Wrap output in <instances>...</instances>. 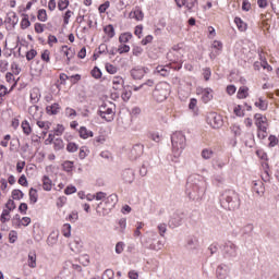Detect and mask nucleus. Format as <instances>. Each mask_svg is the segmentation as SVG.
I'll use <instances>...</instances> for the list:
<instances>
[{
	"mask_svg": "<svg viewBox=\"0 0 279 279\" xmlns=\"http://www.w3.org/2000/svg\"><path fill=\"white\" fill-rule=\"evenodd\" d=\"M5 208L8 210H10L12 213V210H16V203L14 202L13 198H10L7 203H5Z\"/></svg>",
	"mask_w": 279,
	"mask_h": 279,
	"instance_id": "864d4df0",
	"label": "nucleus"
},
{
	"mask_svg": "<svg viewBox=\"0 0 279 279\" xmlns=\"http://www.w3.org/2000/svg\"><path fill=\"white\" fill-rule=\"evenodd\" d=\"M10 209H3L2 214L0 216V221L1 223H5L8 221H10Z\"/></svg>",
	"mask_w": 279,
	"mask_h": 279,
	"instance_id": "37998d69",
	"label": "nucleus"
},
{
	"mask_svg": "<svg viewBox=\"0 0 279 279\" xmlns=\"http://www.w3.org/2000/svg\"><path fill=\"white\" fill-rule=\"evenodd\" d=\"M98 117L102 118L107 123H111V121H114V111L112 108L108 107V105L102 104L98 111H97Z\"/></svg>",
	"mask_w": 279,
	"mask_h": 279,
	"instance_id": "423d86ee",
	"label": "nucleus"
},
{
	"mask_svg": "<svg viewBox=\"0 0 279 279\" xmlns=\"http://www.w3.org/2000/svg\"><path fill=\"white\" fill-rule=\"evenodd\" d=\"M213 99V88L207 87L202 90V101L203 104H208Z\"/></svg>",
	"mask_w": 279,
	"mask_h": 279,
	"instance_id": "2eb2a0df",
	"label": "nucleus"
},
{
	"mask_svg": "<svg viewBox=\"0 0 279 279\" xmlns=\"http://www.w3.org/2000/svg\"><path fill=\"white\" fill-rule=\"evenodd\" d=\"M105 34H107L108 38H114L116 33H114V26L112 24H108L107 26L104 27Z\"/></svg>",
	"mask_w": 279,
	"mask_h": 279,
	"instance_id": "72a5a7b5",
	"label": "nucleus"
},
{
	"mask_svg": "<svg viewBox=\"0 0 279 279\" xmlns=\"http://www.w3.org/2000/svg\"><path fill=\"white\" fill-rule=\"evenodd\" d=\"M28 267H36V253H29L28 254Z\"/></svg>",
	"mask_w": 279,
	"mask_h": 279,
	"instance_id": "8fccbe9b",
	"label": "nucleus"
},
{
	"mask_svg": "<svg viewBox=\"0 0 279 279\" xmlns=\"http://www.w3.org/2000/svg\"><path fill=\"white\" fill-rule=\"evenodd\" d=\"M173 71H180L182 69V60L180 59H170L169 65Z\"/></svg>",
	"mask_w": 279,
	"mask_h": 279,
	"instance_id": "bb28decb",
	"label": "nucleus"
},
{
	"mask_svg": "<svg viewBox=\"0 0 279 279\" xmlns=\"http://www.w3.org/2000/svg\"><path fill=\"white\" fill-rule=\"evenodd\" d=\"M234 23L240 32H245L247 29V24L243 22L241 17H235Z\"/></svg>",
	"mask_w": 279,
	"mask_h": 279,
	"instance_id": "7c9ffc66",
	"label": "nucleus"
},
{
	"mask_svg": "<svg viewBox=\"0 0 279 279\" xmlns=\"http://www.w3.org/2000/svg\"><path fill=\"white\" fill-rule=\"evenodd\" d=\"M238 99H247L250 97V87L242 86L239 88L236 94Z\"/></svg>",
	"mask_w": 279,
	"mask_h": 279,
	"instance_id": "a211bd4d",
	"label": "nucleus"
},
{
	"mask_svg": "<svg viewBox=\"0 0 279 279\" xmlns=\"http://www.w3.org/2000/svg\"><path fill=\"white\" fill-rule=\"evenodd\" d=\"M36 56H38V51H36V49H31L29 51L26 52V60L28 62H32V60H34Z\"/></svg>",
	"mask_w": 279,
	"mask_h": 279,
	"instance_id": "603ef678",
	"label": "nucleus"
},
{
	"mask_svg": "<svg viewBox=\"0 0 279 279\" xmlns=\"http://www.w3.org/2000/svg\"><path fill=\"white\" fill-rule=\"evenodd\" d=\"M252 232H254V225L252 223H248L241 229L242 236H252Z\"/></svg>",
	"mask_w": 279,
	"mask_h": 279,
	"instance_id": "393cba45",
	"label": "nucleus"
},
{
	"mask_svg": "<svg viewBox=\"0 0 279 279\" xmlns=\"http://www.w3.org/2000/svg\"><path fill=\"white\" fill-rule=\"evenodd\" d=\"M56 243H58V234H56V232H52L49 234L48 239H47V244L48 245H56Z\"/></svg>",
	"mask_w": 279,
	"mask_h": 279,
	"instance_id": "de8ad7c7",
	"label": "nucleus"
},
{
	"mask_svg": "<svg viewBox=\"0 0 279 279\" xmlns=\"http://www.w3.org/2000/svg\"><path fill=\"white\" fill-rule=\"evenodd\" d=\"M73 161L66 160L62 163L63 167V171H65L66 173H71V171H73Z\"/></svg>",
	"mask_w": 279,
	"mask_h": 279,
	"instance_id": "09e8293b",
	"label": "nucleus"
},
{
	"mask_svg": "<svg viewBox=\"0 0 279 279\" xmlns=\"http://www.w3.org/2000/svg\"><path fill=\"white\" fill-rule=\"evenodd\" d=\"M253 193L257 195H265V186H263V181H254L253 182Z\"/></svg>",
	"mask_w": 279,
	"mask_h": 279,
	"instance_id": "f3484780",
	"label": "nucleus"
},
{
	"mask_svg": "<svg viewBox=\"0 0 279 279\" xmlns=\"http://www.w3.org/2000/svg\"><path fill=\"white\" fill-rule=\"evenodd\" d=\"M213 150L205 148L202 150V158H204V160H210V158H213Z\"/></svg>",
	"mask_w": 279,
	"mask_h": 279,
	"instance_id": "5fc2aeb1",
	"label": "nucleus"
},
{
	"mask_svg": "<svg viewBox=\"0 0 279 279\" xmlns=\"http://www.w3.org/2000/svg\"><path fill=\"white\" fill-rule=\"evenodd\" d=\"M16 86V83H14L10 90H8V87H5V85H1L0 84V97H5V95H9L10 93H12V90H14V87Z\"/></svg>",
	"mask_w": 279,
	"mask_h": 279,
	"instance_id": "f704fd0d",
	"label": "nucleus"
},
{
	"mask_svg": "<svg viewBox=\"0 0 279 279\" xmlns=\"http://www.w3.org/2000/svg\"><path fill=\"white\" fill-rule=\"evenodd\" d=\"M207 187L208 183L204 177L195 174L187 178L185 193L190 199H193V202H199V199L206 195Z\"/></svg>",
	"mask_w": 279,
	"mask_h": 279,
	"instance_id": "f257e3e1",
	"label": "nucleus"
},
{
	"mask_svg": "<svg viewBox=\"0 0 279 279\" xmlns=\"http://www.w3.org/2000/svg\"><path fill=\"white\" fill-rule=\"evenodd\" d=\"M112 278H114V270H112L110 268L106 269L101 277V279H112Z\"/></svg>",
	"mask_w": 279,
	"mask_h": 279,
	"instance_id": "4d7b16f0",
	"label": "nucleus"
},
{
	"mask_svg": "<svg viewBox=\"0 0 279 279\" xmlns=\"http://www.w3.org/2000/svg\"><path fill=\"white\" fill-rule=\"evenodd\" d=\"M184 220V214L183 213H174L172 217H170L168 221L169 228H180L182 226V221Z\"/></svg>",
	"mask_w": 279,
	"mask_h": 279,
	"instance_id": "0eeeda50",
	"label": "nucleus"
},
{
	"mask_svg": "<svg viewBox=\"0 0 279 279\" xmlns=\"http://www.w3.org/2000/svg\"><path fill=\"white\" fill-rule=\"evenodd\" d=\"M71 250L75 254H80L82 252V247H84V242H82V239L77 238L71 243Z\"/></svg>",
	"mask_w": 279,
	"mask_h": 279,
	"instance_id": "dca6fc26",
	"label": "nucleus"
},
{
	"mask_svg": "<svg viewBox=\"0 0 279 279\" xmlns=\"http://www.w3.org/2000/svg\"><path fill=\"white\" fill-rule=\"evenodd\" d=\"M31 101H32V104H38V101H40V89H38L36 87L32 89Z\"/></svg>",
	"mask_w": 279,
	"mask_h": 279,
	"instance_id": "5701e85b",
	"label": "nucleus"
},
{
	"mask_svg": "<svg viewBox=\"0 0 279 279\" xmlns=\"http://www.w3.org/2000/svg\"><path fill=\"white\" fill-rule=\"evenodd\" d=\"M172 155L167 156V160L170 162H180V156L186 147V136L182 132H175L171 135Z\"/></svg>",
	"mask_w": 279,
	"mask_h": 279,
	"instance_id": "7ed1b4c3",
	"label": "nucleus"
},
{
	"mask_svg": "<svg viewBox=\"0 0 279 279\" xmlns=\"http://www.w3.org/2000/svg\"><path fill=\"white\" fill-rule=\"evenodd\" d=\"M118 53L123 54V53H130V46L129 45H120L118 48Z\"/></svg>",
	"mask_w": 279,
	"mask_h": 279,
	"instance_id": "680f3d73",
	"label": "nucleus"
},
{
	"mask_svg": "<svg viewBox=\"0 0 279 279\" xmlns=\"http://www.w3.org/2000/svg\"><path fill=\"white\" fill-rule=\"evenodd\" d=\"M187 247H189V250H198L199 240H197V238H190L187 240Z\"/></svg>",
	"mask_w": 279,
	"mask_h": 279,
	"instance_id": "cd10ccee",
	"label": "nucleus"
},
{
	"mask_svg": "<svg viewBox=\"0 0 279 279\" xmlns=\"http://www.w3.org/2000/svg\"><path fill=\"white\" fill-rule=\"evenodd\" d=\"M195 5H197V0H186L185 8H187L189 12H193Z\"/></svg>",
	"mask_w": 279,
	"mask_h": 279,
	"instance_id": "e2e57ef3",
	"label": "nucleus"
},
{
	"mask_svg": "<svg viewBox=\"0 0 279 279\" xmlns=\"http://www.w3.org/2000/svg\"><path fill=\"white\" fill-rule=\"evenodd\" d=\"M37 19L38 21H40L41 23L47 22V10L45 9H39L37 12Z\"/></svg>",
	"mask_w": 279,
	"mask_h": 279,
	"instance_id": "a19ab883",
	"label": "nucleus"
},
{
	"mask_svg": "<svg viewBox=\"0 0 279 279\" xmlns=\"http://www.w3.org/2000/svg\"><path fill=\"white\" fill-rule=\"evenodd\" d=\"M19 233L16 231H11L9 233V243H16V239H19Z\"/></svg>",
	"mask_w": 279,
	"mask_h": 279,
	"instance_id": "338daca9",
	"label": "nucleus"
},
{
	"mask_svg": "<svg viewBox=\"0 0 279 279\" xmlns=\"http://www.w3.org/2000/svg\"><path fill=\"white\" fill-rule=\"evenodd\" d=\"M61 232L63 234V236H65V239H69V236H71V225L70 223H64Z\"/></svg>",
	"mask_w": 279,
	"mask_h": 279,
	"instance_id": "49530a36",
	"label": "nucleus"
},
{
	"mask_svg": "<svg viewBox=\"0 0 279 279\" xmlns=\"http://www.w3.org/2000/svg\"><path fill=\"white\" fill-rule=\"evenodd\" d=\"M118 202H119V196H117V194H111L108 197H106V204H112L111 205L112 208H114Z\"/></svg>",
	"mask_w": 279,
	"mask_h": 279,
	"instance_id": "c9c22d12",
	"label": "nucleus"
},
{
	"mask_svg": "<svg viewBox=\"0 0 279 279\" xmlns=\"http://www.w3.org/2000/svg\"><path fill=\"white\" fill-rule=\"evenodd\" d=\"M50 56H51V52L49 50H47V49L44 50L43 53H41L43 62H47V63L51 62Z\"/></svg>",
	"mask_w": 279,
	"mask_h": 279,
	"instance_id": "13d9d810",
	"label": "nucleus"
},
{
	"mask_svg": "<svg viewBox=\"0 0 279 279\" xmlns=\"http://www.w3.org/2000/svg\"><path fill=\"white\" fill-rule=\"evenodd\" d=\"M112 84H113V89L114 90H119V86L120 84H123V77L121 76H116L112 81Z\"/></svg>",
	"mask_w": 279,
	"mask_h": 279,
	"instance_id": "6e6d98bb",
	"label": "nucleus"
},
{
	"mask_svg": "<svg viewBox=\"0 0 279 279\" xmlns=\"http://www.w3.org/2000/svg\"><path fill=\"white\" fill-rule=\"evenodd\" d=\"M228 274H229L228 267L223 264L219 265L216 269V276L218 279L228 278Z\"/></svg>",
	"mask_w": 279,
	"mask_h": 279,
	"instance_id": "4468645a",
	"label": "nucleus"
},
{
	"mask_svg": "<svg viewBox=\"0 0 279 279\" xmlns=\"http://www.w3.org/2000/svg\"><path fill=\"white\" fill-rule=\"evenodd\" d=\"M146 73H147V68H143V66H135L131 70V76L133 77V80H143Z\"/></svg>",
	"mask_w": 279,
	"mask_h": 279,
	"instance_id": "6e6552de",
	"label": "nucleus"
},
{
	"mask_svg": "<svg viewBox=\"0 0 279 279\" xmlns=\"http://www.w3.org/2000/svg\"><path fill=\"white\" fill-rule=\"evenodd\" d=\"M105 69L110 75H114L119 71V68L114 66L112 63H106Z\"/></svg>",
	"mask_w": 279,
	"mask_h": 279,
	"instance_id": "ea45409f",
	"label": "nucleus"
},
{
	"mask_svg": "<svg viewBox=\"0 0 279 279\" xmlns=\"http://www.w3.org/2000/svg\"><path fill=\"white\" fill-rule=\"evenodd\" d=\"M210 125L214 128V130H219L221 125H223V119H221V116H217V113L210 114Z\"/></svg>",
	"mask_w": 279,
	"mask_h": 279,
	"instance_id": "9b49d317",
	"label": "nucleus"
},
{
	"mask_svg": "<svg viewBox=\"0 0 279 279\" xmlns=\"http://www.w3.org/2000/svg\"><path fill=\"white\" fill-rule=\"evenodd\" d=\"M238 252H239V247L236 246V244H234L231 241H228L223 245L222 255H223V258H227V260H234V258L239 256Z\"/></svg>",
	"mask_w": 279,
	"mask_h": 279,
	"instance_id": "39448f33",
	"label": "nucleus"
},
{
	"mask_svg": "<svg viewBox=\"0 0 279 279\" xmlns=\"http://www.w3.org/2000/svg\"><path fill=\"white\" fill-rule=\"evenodd\" d=\"M165 244H162V241H157L156 243H151L148 246V250H154L155 252H160L162 250Z\"/></svg>",
	"mask_w": 279,
	"mask_h": 279,
	"instance_id": "a18cd8bd",
	"label": "nucleus"
},
{
	"mask_svg": "<svg viewBox=\"0 0 279 279\" xmlns=\"http://www.w3.org/2000/svg\"><path fill=\"white\" fill-rule=\"evenodd\" d=\"M4 23L12 25V27H16V25H19V15L14 12L8 13Z\"/></svg>",
	"mask_w": 279,
	"mask_h": 279,
	"instance_id": "ddd939ff",
	"label": "nucleus"
},
{
	"mask_svg": "<svg viewBox=\"0 0 279 279\" xmlns=\"http://www.w3.org/2000/svg\"><path fill=\"white\" fill-rule=\"evenodd\" d=\"M132 40V33H122L119 37V43L122 45Z\"/></svg>",
	"mask_w": 279,
	"mask_h": 279,
	"instance_id": "e433bc0d",
	"label": "nucleus"
},
{
	"mask_svg": "<svg viewBox=\"0 0 279 279\" xmlns=\"http://www.w3.org/2000/svg\"><path fill=\"white\" fill-rule=\"evenodd\" d=\"M122 180L126 182V184H132L134 182V170L125 169L122 171Z\"/></svg>",
	"mask_w": 279,
	"mask_h": 279,
	"instance_id": "f8f14e48",
	"label": "nucleus"
},
{
	"mask_svg": "<svg viewBox=\"0 0 279 279\" xmlns=\"http://www.w3.org/2000/svg\"><path fill=\"white\" fill-rule=\"evenodd\" d=\"M144 146L143 144H135L131 149V159L136 160L143 156Z\"/></svg>",
	"mask_w": 279,
	"mask_h": 279,
	"instance_id": "9d476101",
	"label": "nucleus"
},
{
	"mask_svg": "<svg viewBox=\"0 0 279 279\" xmlns=\"http://www.w3.org/2000/svg\"><path fill=\"white\" fill-rule=\"evenodd\" d=\"M121 97L123 101H130L132 97V90L123 89Z\"/></svg>",
	"mask_w": 279,
	"mask_h": 279,
	"instance_id": "69168bd1",
	"label": "nucleus"
},
{
	"mask_svg": "<svg viewBox=\"0 0 279 279\" xmlns=\"http://www.w3.org/2000/svg\"><path fill=\"white\" fill-rule=\"evenodd\" d=\"M90 75L94 77V80H101V69H99V66H94L90 71Z\"/></svg>",
	"mask_w": 279,
	"mask_h": 279,
	"instance_id": "58836bf2",
	"label": "nucleus"
},
{
	"mask_svg": "<svg viewBox=\"0 0 279 279\" xmlns=\"http://www.w3.org/2000/svg\"><path fill=\"white\" fill-rule=\"evenodd\" d=\"M77 149H80V146L74 143V142H70L66 145V151H69V154H75V151H77Z\"/></svg>",
	"mask_w": 279,
	"mask_h": 279,
	"instance_id": "79ce46f5",
	"label": "nucleus"
},
{
	"mask_svg": "<svg viewBox=\"0 0 279 279\" xmlns=\"http://www.w3.org/2000/svg\"><path fill=\"white\" fill-rule=\"evenodd\" d=\"M80 137L81 138H93L94 133L93 131H88V129H86V126H81L80 131H78Z\"/></svg>",
	"mask_w": 279,
	"mask_h": 279,
	"instance_id": "412c9836",
	"label": "nucleus"
},
{
	"mask_svg": "<svg viewBox=\"0 0 279 279\" xmlns=\"http://www.w3.org/2000/svg\"><path fill=\"white\" fill-rule=\"evenodd\" d=\"M170 95L169 85L167 83H161L156 85L155 90L153 93L154 99L158 102H162L168 99Z\"/></svg>",
	"mask_w": 279,
	"mask_h": 279,
	"instance_id": "20e7f679",
	"label": "nucleus"
},
{
	"mask_svg": "<svg viewBox=\"0 0 279 279\" xmlns=\"http://www.w3.org/2000/svg\"><path fill=\"white\" fill-rule=\"evenodd\" d=\"M21 128L26 136H29V134H32V125H29V121L24 120L21 124Z\"/></svg>",
	"mask_w": 279,
	"mask_h": 279,
	"instance_id": "473e14b6",
	"label": "nucleus"
},
{
	"mask_svg": "<svg viewBox=\"0 0 279 279\" xmlns=\"http://www.w3.org/2000/svg\"><path fill=\"white\" fill-rule=\"evenodd\" d=\"M108 8H110V1H106L105 3L100 4L98 7L99 14H105V12H106V10H108Z\"/></svg>",
	"mask_w": 279,
	"mask_h": 279,
	"instance_id": "0e129e2a",
	"label": "nucleus"
},
{
	"mask_svg": "<svg viewBox=\"0 0 279 279\" xmlns=\"http://www.w3.org/2000/svg\"><path fill=\"white\" fill-rule=\"evenodd\" d=\"M257 130H258L257 137L260 141H265V138H267V126L265 129H257Z\"/></svg>",
	"mask_w": 279,
	"mask_h": 279,
	"instance_id": "bf43d9fd",
	"label": "nucleus"
},
{
	"mask_svg": "<svg viewBox=\"0 0 279 279\" xmlns=\"http://www.w3.org/2000/svg\"><path fill=\"white\" fill-rule=\"evenodd\" d=\"M53 147L56 151H60V149H64V141H62V138H56L53 142Z\"/></svg>",
	"mask_w": 279,
	"mask_h": 279,
	"instance_id": "c03bdc74",
	"label": "nucleus"
},
{
	"mask_svg": "<svg viewBox=\"0 0 279 279\" xmlns=\"http://www.w3.org/2000/svg\"><path fill=\"white\" fill-rule=\"evenodd\" d=\"M270 5L275 14L279 16V0H270Z\"/></svg>",
	"mask_w": 279,
	"mask_h": 279,
	"instance_id": "052dcab7",
	"label": "nucleus"
},
{
	"mask_svg": "<svg viewBox=\"0 0 279 279\" xmlns=\"http://www.w3.org/2000/svg\"><path fill=\"white\" fill-rule=\"evenodd\" d=\"M70 1L69 0H59L58 1V8L60 12H63V10H66L69 8Z\"/></svg>",
	"mask_w": 279,
	"mask_h": 279,
	"instance_id": "3c124183",
	"label": "nucleus"
},
{
	"mask_svg": "<svg viewBox=\"0 0 279 279\" xmlns=\"http://www.w3.org/2000/svg\"><path fill=\"white\" fill-rule=\"evenodd\" d=\"M9 64L10 63L8 62V60H0V72L5 73V71H8Z\"/></svg>",
	"mask_w": 279,
	"mask_h": 279,
	"instance_id": "774afa93",
	"label": "nucleus"
},
{
	"mask_svg": "<svg viewBox=\"0 0 279 279\" xmlns=\"http://www.w3.org/2000/svg\"><path fill=\"white\" fill-rule=\"evenodd\" d=\"M213 183L216 186H223V184H226V177H223L221 174L214 175Z\"/></svg>",
	"mask_w": 279,
	"mask_h": 279,
	"instance_id": "c756f323",
	"label": "nucleus"
},
{
	"mask_svg": "<svg viewBox=\"0 0 279 279\" xmlns=\"http://www.w3.org/2000/svg\"><path fill=\"white\" fill-rule=\"evenodd\" d=\"M254 106L258 108V110L265 112V110L269 108V102L267 100H264L263 98H258V101H255Z\"/></svg>",
	"mask_w": 279,
	"mask_h": 279,
	"instance_id": "4be33fe9",
	"label": "nucleus"
},
{
	"mask_svg": "<svg viewBox=\"0 0 279 279\" xmlns=\"http://www.w3.org/2000/svg\"><path fill=\"white\" fill-rule=\"evenodd\" d=\"M53 186V182L51 181V179H49L48 175H44L43 177V189L44 191H51Z\"/></svg>",
	"mask_w": 279,
	"mask_h": 279,
	"instance_id": "a878e982",
	"label": "nucleus"
},
{
	"mask_svg": "<svg viewBox=\"0 0 279 279\" xmlns=\"http://www.w3.org/2000/svg\"><path fill=\"white\" fill-rule=\"evenodd\" d=\"M29 203L36 204L38 202V190L31 187L28 192Z\"/></svg>",
	"mask_w": 279,
	"mask_h": 279,
	"instance_id": "b1692460",
	"label": "nucleus"
},
{
	"mask_svg": "<svg viewBox=\"0 0 279 279\" xmlns=\"http://www.w3.org/2000/svg\"><path fill=\"white\" fill-rule=\"evenodd\" d=\"M46 112L47 114H51V116L58 114V112H60V105L58 102H54L50 106H47Z\"/></svg>",
	"mask_w": 279,
	"mask_h": 279,
	"instance_id": "aec40b11",
	"label": "nucleus"
},
{
	"mask_svg": "<svg viewBox=\"0 0 279 279\" xmlns=\"http://www.w3.org/2000/svg\"><path fill=\"white\" fill-rule=\"evenodd\" d=\"M23 19L21 21V29H27L32 25V22H29V15L23 14Z\"/></svg>",
	"mask_w": 279,
	"mask_h": 279,
	"instance_id": "4c0bfd02",
	"label": "nucleus"
},
{
	"mask_svg": "<svg viewBox=\"0 0 279 279\" xmlns=\"http://www.w3.org/2000/svg\"><path fill=\"white\" fill-rule=\"evenodd\" d=\"M11 197L12 199H15L16 202H21V199H23V197H25V193H23V191L21 190H13L11 192Z\"/></svg>",
	"mask_w": 279,
	"mask_h": 279,
	"instance_id": "c85d7f7f",
	"label": "nucleus"
},
{
	"mask_svg": "<svg viewBox=\"0 0 279 279\" xmlns=\"http://www.w3.org/2000/svg\"><path fill=\"white\" fill-rule=\"evenodd\" d=\"M219 202L225 210H239L241 208V196L234 190H225L220 193Z\"/></svg>",
	"mask_w": 279,
	"mask_h": 279,
	"instance_id": "f03ea898",
	"label": "nucleus"
},
{
	"mask_svg": "<svg viewBox=\"0 0 279 279\" xmlns=\"http://www.w3.org/2000/svg\"><path fill=\"white\" fill-rule=\"evenodd\" d=\"M133 14V19L136 21H143L145 19V14L143 13V10L141 8H136L133 12H131V16Z\"/></svg>",
	"mask_w": 279,
	"mask_h": 279,
	"instance_id": "2f4dec72",
	"label": "nucleus"
},
{
	"mask_svg": "<svg viewBox=\"0 0 279 279\" xmlns=\"http://www.w3.org/2000/svg\"><path fill=\"white\" fill-rule=\"evenodd\" d=\"M264 172L262 173L263 182H269L271 180V175L269 174V163L263 162L262 163Z\"/></svg>",
	"mask_w": 279,
	"mask_h": 279,
	"instance_id": "6ab92c4d",
	"label": "nucleus"
},
{
	"mask_svg": "<svg viewBox=\"0 0 279 279\" xmlns=\"http://www.w3.org/2000/svg\"><path fill=\"white\" fill-rule=\"evenodd\" d=\"M254 119L257 130H265L267 128V118L262 113H255Z\"/></svg>",
	"mask_w": 279,
	"mask_h": 279,
	"instance_id": "1a4fd4ad",
	"label": "nucleus"
}]
</instances>
